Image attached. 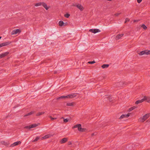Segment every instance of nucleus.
Here are the masks:
<instances>
[{
  "label": "nucleus",
  "instance_id": "1",
  "mask_svg": "<svg viewBox=\"0 0 150 150\" xmlns=\"http://www.w3.org/2000/svg\"><path fill=\"white\" fill-rule=\"evenodd\" d=\"M150 117V113H147L138 119L139 122H143Z\"/></svg>",
  "mask_w": 150,
  "mask_h": 150
},
{
  "label": "nucleus",
  "instance_id": "2",
  "mask_svg": "<svg viewBox=\"0 0 150 150\" xmlns=\"http://www.w3.org/2000/svg\"><path fill=\"white\" fill-rule=\"evenodd\" d=\"M76 95L75 94H71L67 96H62L59 97L58 99L59 98H71L75 97Z\"/></svg>",
  "mask_w": 150,
  "mask_h": 150
},
{
  "label": "nucleus",
  "instance_id": "3",
  "mask_svg": "<svg viewBox=\"0 0 150 150\" xmlns=\"http://www.w3.org/2000/svg\"><path fill=\"white\" fill-rule=\"evenodd\" d=\"M21 32V30L20 29H16L13 30L11 33V35H15L18 34V35Z\"/></svg>",
  "mask_w": 150,
  "mask_h": 150
},
{
  "label": "nucleus",
  "instance_id": "4",
  "mask_svg": "<svg viewBox=\"0 0 150 150\" xmlns=\"http://www.w3.org/2000/svg\"><path fill=\"white\" fill-rule=\"evenodd\" d=\"M40 125V124L39 123L37 124H34L30 125L27 126L25 127V128H28V129H31L32 128H33L35 127L38 126Z\"/></svg>",
  "mask_w": 150,
  "mask_h": 150
},
{
  "label": "nucleus",
  "instance_id": "5",
  "mask_svg": "<svg viewBox=\"0 0 150 150\" xmlns=\"http://www.w3.org/2000/svg\"><path fill=\"white\" fill-rule=\"evenodd\" d=\"M73 6L76 7L81 11H83L84 9L83 7L80 4H74Z\"/></svg>",
  "mask_w": 150,
  "mask_h": 150
},
{
  "label": "nucleus",
  "instance_id": "6",
  "mask_svg": "<svg viewBox=\"0 0 150 150\" xmlns=\"http://www.w3.org/2000/svg\"><path fill=\"white\" fill-rule=\"evenodd\" d=\"M58 24L60 26L62 27V26H65L67 25V23H64L63 21H60L58 23Z\"/></svg>",
  "mask_w": 150,
  "mask_h": 150
},
{
  "label": "nucleus",
  "instance_id": "7",
  "mask_svg": "<svg viewBox=\"0 0 150 150\" xmlns=\"http://www.w3.org/2000/svg\"><path fill=\"white\" fill-rule=\"evenodd\" d=\"M11 43V42H7L0 44V48L3 46H7Z\"/></svg>",
  "mask_w": 150,
  "mask_h": 150
},
{
  "label": "nucleus",
  "instance_id": "8",
  "mask_svg": "<svg viewBox=\"0 0 150 150\" xmlns=\"http://www.w3.org/2000/svg\"><path fill=\"white\" fill-rule=\"evenodd\" d=\"M89 31L94 33L99 32L100 31L98 29H90L89 30Z\"/></svg>",
  "mask_w": 150,
  "mask_h": 150
},
{
  "label": "nucleus",
  "instance_id": "9",
  "mask_svg": "<svg viewBox=\"0 0 150 150\" xmlns=\"http://www.w3.org/2000/svg\"><path fill=\"white\" fill-rule=\"evenodd\" d=\"M42 6L46 10H48L50 8V6L47 5L46 3L44 2H42Z\"/></svg>",
  "mask_w": 150,
  "mask_h": 150
},
{
  "label": "nucleus",
  "instance_id": "10",
  "mask_svg": "<svg viewBox=\"0 0 150 150\" xmlns=\"http://www.w3.org/2000/svg\"><path fill=\"white\" fill-rule=\"evenodd\" d=\"M21 142L20 141H17V142H15L13 143L10 146L11 147H14L16 146H17L19 144H21Z\"/></svg>",
  "mask_w": 150,
  "mask_h": 150
},
{
  "label": "nucleus",
  "instance_id": "11",
  "mask_svg": "<svg viewBox=\"0 0 150 150\" xmlns=\"http://www.w3.org/2000/svg\"><path fill=\"white\" fill-rule=\"evenodd\" d=\"M146 101L145 99V96L144 97V98L142 99L141 100H138L136 101L135 104H139L140 103L144 101Z\"/></svg>",
  "mask_w": 150,
  "mask_h": 150
},
{
  "label": "nucleus",
  "instance_id": "12",
  "mask_svg": "<svg viewBox=\"0 0 150 150\" xmlns=\"http://www.w3.org/2000/svg\"><path fill=\"white\" fill-rule=\"evenodd\" d=\"M9 53L8 52H7L0 54V58H2L7 56Z\"/></svg>",
  "mask_w": 150,
  "mask_h": 150
},
{
  "label": "nucleus",
  "instance_id": "13",
  "mask_svg": "<svg viewBox=\"0 0 150 150\" xmlns=\"http://www.w3.org/2000/svg\"><path fill=\"white\" fill-rule=\"evenodd\" d=\"M130 113H128L127 114H123L120 117V119H121L124 118H127L130 115Z\"/></svg>",
  "mask_w": 150,
  "mask_h": 150
},
{
  "label": "nucleus",
  "instance_id": "14",
  "mask_svg": "<svg viewBox=\"0 0 150 150\" xmlns=\"http://www.w3.org/2000/svg\"><path fill=\"white\" fill-rule=\"evenodd\" d=\"M68 139L67 137L64 138L60 140V142L61 144L64 143L68 141Z\"/></svg>",
  "mask_w": 150,
  "mask_h": 150
},
{
  "label": "nucleus",
  "instance_id": "15",
  "mask_svg": "<svg viewBox=\"0 0 150 150\" xmlns=\"http://www.w3.org/2000/svg\"><path fill=\"white\" fill-rule=\"evenodd\" d=\"M78 130L80 132H83L86 131V129L81 128V124L78 126Z\"/></svg>",
  "mask_w": 150,
  "mask_h": 150
},
{
  "label": "nucleus",
  "instance_id": "16",
  "mask_svg": "<svg viewBox=\"0 0 150 150\" xmlns=\"http://www.w3.org/2000/svg\"><path fill=\"white\" fill-rule=\"evenodd\" d=\"M52 136V135L51 134H47V135H46L45 136H44L42 137L41 138V139L42 140L43 139H45L47 138H49Z\"/></svg>",
  "mask_w": 150,
  "mask_h": 150
},
{
  "label": "nucleus",
  "instance_id": "17",
  "mask_svg": "<svg viewBox=\"0 0 150 150\" xmlns=\"http://www.w3.org/2000/svg\"><path fill=\"white\" fill-rule=\"evenodd\" d=\"M123 34L117 35L115 39L117 40L121 38L123 36Z\"/></svg>",
  "mask_w": 150,
  "mask_h": 150
},
{
  "label": "nucleus",
  "instance_id": "18",
  "mask_svg": "<svg viewBox=\"0 0 150 150\" xmlns=\"http://www.w3.org/2000/svg\"><path fill=\"white\" fill-rule=\"evenodd\" d=\"M145 99L147 102L150 103V96H145Z\"/></svg>",
  "mask_w": 150,
  "mask_h": 150
},
{
  "label": "nucleus",
  "instance_id": "19",
  "mask_svg": "<svg viewBox=\"0 0 150 150\" xmlns=\"http://www.w3.org/2000/svg\"><path fill=\"white\" fill-rule=\"evenodd\" d=\"M144 54H146V50H145L143 51L142 52H141L139 53V54L140 55H143Z\"/></svg>",
  "mask_w": 150,
  "mask_h": 150
},
{
  "label": "nucleus",
  "instance_id": "20",
  "mask_svg": "<svg viewBox=\"0 0 150 150\" xmlns=\"http://www.w3.org/2000/svg\"><path fill=\"white\" fill-rule=\"evenodd\" d=\"M136 108H137V107H135V106H134L133 107H132L130 108H129L128 109V111H129V112H130V111L133 110L134 109H135Z\"/></svg>",
  "mask_w": 150,
  "mask_h": 150
},
{
  "label": "nucleus",
  "instance_id": "21",
  "mask_svg": "<svg viewBox=\"0 0 150 150\" xmlns=\"http://www.w3.org/2000/svg\"><path fill=\"white\" fill-rule=\"evenodd\" d=\"M42 2H39L37 3H36L35 4V6H40L42 5Z\"/></svg>",
  "mask_w": 150,
  "mask_h": 150
},
{
  "label": "nucleus",
  "instance_id": "22",
  "mask_svg": "<svg viewBox=\"0 0 150 150\" xmlns=\"http://www.w3.org/2000/svg\"><path fill=\"white\" fill-rule=\"evenodd\" d=\"M109 67V65L108 64H103L102 66V68H108Z\"/></svg>",
  "mask_w": 150,
  "mask_h": 150
},
{
  "label": "nucleus",
  "instance_id": "23",
  "mask_svg": "<svg viewBox=\"0 0 150 150\" xmlns=\"http://www.w3.org/2000/svg\"><path fill=\"white\" fill-rule=\"evenodd\" d=\"M34 112V111H32L30 112L29 113H28L26 115H25V116H27L28 115H31L32 114H33Z\"/></svg>",
  "mask_w": 150,
  "mask_h": 150
},
{
  "label": "nucleus",
  "instance_id": "24",
  "mask_svg": "<svg viewBox=\"0 0 150 150\" xmlns=\"http://www.w3.org/2000/svg\"><path fill=\"white\" fill-rule=\"evenodd\" d=\"M45 113V112H39L37 113L36 114L37 116H40V115L43 114Z\"/></svg>",
  "mask_w": 150,
  "mask_h": 150
},
{
  "label": "nucleus",
  "instance_id": "25",
  "mask_svg": "<svg viewBox=\"0 0 150 150\" xmlns=\"http://www.w3.org/2000/svg\"><path fill=\"white\" fill-rule=\"evenodd\" d=\"M40 137H37L35 139H34L33 141V142H35L37 141L38 140L40 139Z\"/></svg>",
  "mask_w": 150,
  "mask_h": 150
},
{
  "label": "nucleus",
  "instance_id": "26",
  "mask_svg": "<svg viewBox=\"0 0 150 150\" xmlns=\"http://www.w3.org/2000/svg\"><path fill=\"white\" fill-rule=\"evenodd\" d=\"M146 54L149 55L150 54V50H146Z\"/></svg>",
  "mask_w": 150,
  "mask_h": 150
},
{
  "label": "nucleus",
  "instance_id": "27",
  "mask_svg": "<svg viewBox=\"0 0 150 150\" xmlns=\"http://www.w3.org/2000/svg\"><path fill=\"white\" fill-rule=\"evenodd\" d=\"M73 103H67V105L69 106H73Z\"/></svg>",
  "mask_w": 150,
  "mask_h": 150
},
{
  "label": "nucleus",
  "instance_id": "28",
  "mask_svg": "<svg viewBox=\"0 0 150 150\" xmlns=\"http://www.w3.org/2000/svg\"><path fill=\"white\" fill-rule=\"evenodd\" d=\"M80 125V124L76 125L74 126L73 127V129H74L76 128H78V126Z\"/></svg>",
  "mask_w": 150,
  "mask_h": 150
},
{
  "label": "nucleus",
  "instance_id": "29",
  "mask_svg": "<svg viewBox=\"0 0 150 150\" xmlns=\"http://www.w3.org/2000/svg\"><path fill=\"white\" fill-rule=\"evenodd\" d=\"M121 13V12L119 11V12H118V13L115 14V16H117L119 15Z\"/></svg>",
  "mask_w": 150,
  "mask_h": 150
},
{
  "label": "nucleus",
  "instance_id": "30",
  "mask_svg": "<svg viewBox=\"0 0 150 150\" xmlns=\"http://www.w3.org/2000/svg\"><path fill=\"white\" fill-rule=\"evenodd\" d=\"M142 27L144 30H146L147 29V27L144 25H142Z\"/></svg>",
  "mask_w": 150,
  "mask_h": 150
},
{
  "label": "nucleus",
  "instance_id": "31",
  "mask_svg": "<svg viewBox=\"0 0 150 150\" xmlns=\"http://www.w3.org/2000/svg\"><path fill=\"white\" fill-rule=\"evenodd\" d=\"M70 15L69 14L67 13L66 14H65L64 15V16L65 17L67 18H68L69 16H70Z\"/></svg>",
  "mask_w": 150,
  "mask_h": 150
},
{
  "label": "nucleus",
  "instance_id": "32",
  "mask_svg": "<svg viewBox=\"0 0 150 150\" xmlns=\"http://www.w3.org/2000/svg\"><path fill=\"white\" fill-rule=\"evenodd\" d=\"M49 117L52 120H55L57 119L56 118H55V117L53 118V117H52L51 116H50Z\"/></svg>",
  "mask_w": 150,
  "mask_h": 150
},
{
  "label": "nucleus",
  "instance_id": "33",
  "mask_svg": "<svg viewBox=\"0 0 150 150\" xmlns=\"http://www.w3.org/2000/svg\"><path fill=\"white\" fill-rule=\"evenodd\" d=\"M95 63V61H89L88 62V63L90 64H93V63Z\"/></svg>",
  "mask_w": 150,
  "mask_h": 150
},
{
  "label": "nucleus",
  "instance_id": "34",
  "mask_svg": "<svg viewBox=\"0 0 150 150\" xmlns=\"http://www.w3.org/2000/svg\"><path fill=\"white\" fill-rule=\"evenodd\" d=\"M69 121V120L67 119H64V122H68Z\"/></svg>",
  "mask_w": 150,
  "mask_h": 150
},
{
  "label": "nucleus",
  "instance_id": "35",
  "mask_svg": "<svg viewBox=\"0 0 150 150\" xmlns=\"http://www.w3.org/2000/svg\"><path fill=\"white\" fill-rule=\"evenodd\" d=\"M129 21V19L128 18H126V19H125V23H126L127 22H128V21Z\"/></svg>",
  "mask_w": 150,
  "mask_h": 150
},
{
  "label": "nucleus",
  "instance_id": "36",
  "mask_svg": "<svg viewBox=\"0 0 150 150\" xmlns=\"http://www.w3.org/2000/svg\"><path fill=\"white\" fill-rule=\"evenodd\" d=\"M137 2L138 3H140L142 1V0H137Z\"/></svg>",
  "mask_w": 150,
  "mask_h": 150
},
{
  "label": "nucleus",
  "instance_id": "37",
  "mask_svg": "<svg viewBox=\"0 0 150 150\" xmlns=\"http://www.w3.org/2000/svg\"><path fill=\"white\" fill-rule=\"evenodd\" d=\"M71 144H72V143H71V142H68V145H71Z\"/></svg>",
  "mask_w": 150,
  "mask_h": 150
},
{
  "label": "nucleus",
  "instance_id": "38",
  "mask_svg": "<svg viewBox=\"0 0 150 150\" xmlns=\"http://www.w3.org/2000/svg\"><path fill=\"white\" fill-rule=\"evenodd\" d=\"M147 122H150V118L149 119V120H148L147 121Z\"/></svg>",
  "mask_w": 150,
  "mask_h": 150
},
{
  "label": "nucleus",
  "instance_id": "39",
  "mask_svg": "<svg viewBox=\"0 0 150 150\" xmlns=\"http://www.w3.org/2000/svg\"><path fill=\"white\" fill-rule=\"evenodd\" d=\"M136 21V20H134V22H135Z\"/></svg>",
  "mask_w": 150,
  "mask_h": 150
},
{
  "label": "nucleus",
  "instance_id": "40",
  "mask_svg": "<svg viewBox=\"0 0 150 150\" xmlns=\"http://www.w3.org/2000/svg\"><path fill=\"white\" fill-rule=\"evenodd\" d=\"M1 38V37L0 36V39Z\"/></svg>",
  "mask_w": 150,
  "mask_h": 150
}]
</instances>
